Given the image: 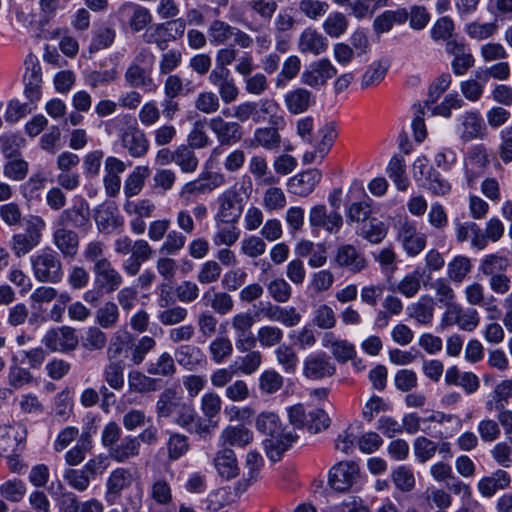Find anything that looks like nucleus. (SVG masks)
I'll return each mask as SVG.
<instances>
[{
    "mask_svg": "<svg viewBox=\"0 0 512 512\" xmlns=\"http://www.w3.org/2000/svg\"><path fill=\"white\" fill-rule=\"evenodd\" d=\"M256 428L266 436L264 447L268 458L279 461L285 451L297 439L293 431H285L278 415L273 412H263L257 416Z\"/></svg>",
    "mask_w": 512,
    "mask_h": 512,
    "instance_id": "obj_1",
    "label": "nucleus"
},
{
    "mask_svg": "<svg viewBox=\"0 0 512 512\" xmlns=\"http://www.w3.org/2000/svg\"><path fill=\"white\" fill-rule=\"evenodd\" d=\"M155 56L148 48H141L127 67L124 78L129 87L154 92L158 86L152 77Z\"/></svg>",
    "mask_w": 512,
    "mask_h": 512,
    "instance_id": "obj_2",
    "label": "nucleus"
},
{
    "mask_svg": "<svg viewBox=\"0 0 512 512\" xmlns=\"http://www.w3.org/2000/svg\"><path fill=\"white\" fill-rule=\"evenodd\" d=\"M109 466L108 457L99 454L89 459L81 468L66 469L63 478L72 489L84 492L90 486L91 481L102 476Z\"/></svg>",
    "mask_w": 512,
    "mask_h": 512,
    "instance_id": "obj_3",
    "label": "nucleus"
},
{
    "mask_svg": "<svg viewBox=\"0 0 512 512\" xmlns=\"http://www.w3.org/2000/svg\"><path fill=\"white\" fill-rule=\"evenodd\" d=\"M207 37L210 44L215 47L226 45L233 40L236 46L248 49L254 43L251 35L221 19H214L210 22L207 28Z\"/></svg>",
    "mask_w": 512,
    "mask_h": 512,
    "instance_id": "obj_4",
    "label": "nucleus"
},
{
    "mask_svg": "<svg viewBox=\"0 0 512 512\" xmlns=\"http://www.w3.org/2000/svg\"><path fill=\"white\" fill-rule=\"evenodd\" d=\"M34 277L43 283H58L63 278L62 263L57 252L43 250L31 257Z\"/></svg>",
    "mask_w": 512,
    "mask_h": 512,
    "instance_id": "obj_5",
    "label": "nucleus"
},
{
    "mask_svg": "<svg viewBox=\"0 0 512 512\" xmlns=\"http://www.w3.org/2000/svg\"><path fill=\"white\" fill-rule=\"evenodd\" d=\"M244 210V199L235 187L223 191L216 199L215 221L220 224H236Z\"/></svg>",
    "mask_w": 512,
    "mask_h": 512,
    "instance_id": "obj_6",
    "label": "nucleus"
},
{
    "mask_svg": "<svg viewBox=\"0 0 512 512\" xmlns=\"http://www.w3.org/2000/svg\"><path fill=\"white\" fill-rule=\"evenodd\" d=\"M279 106L273 99L263 98L257 102L246 101L232 107V117L238 122L252 120L254 123H262L267 116H273Z\"/></svg>",
    "mask_w": 512,
    "mask_h": 512,
    "instance_id": "obj_7",
    "label": "nucleus"
},
{
    "mask_svg": "<svg viewBox=\"0 0 512 512\" xmlns=\"http://www.w3.org/2000/svg\"><path fill=\"white\" fill-rule=\"evenodd\" d=\"M414 178L421 181L434 195L443 196L450 192V183L436 170L428 165L426 158H417L413 165Z\"/></svg>",
    "mask_w": 512,
    "mask_h": 512,
    "instance_id": "obj_8",
    "label": "nucleus"
},
{
    "mask_svg": "<svg viewBox=\"0 0 512 512\" xmlns=\"http://www.w3.org/2000/svg\"><path fill=\"white\" fill-rule=\"evenodd\" d=\"M116 17L122 26L130 28L135 33L143 31L152 21V14L148 8L130 1L119 6Z\"/></svg>",
    "mask_w": 512,
    "mask_h": 512,
    "instance_id": "obj_9",
    "label": "nucleus"
},
{
    "mask_svg": "<svg viewBox=\"0 0 512 512\" xmlns=\"http://www.w3.org/2000/svg\"><path fill=\"white\" fill-rule=\"evenodd\" d=\"M27 429L22 423L0 425V456L22 453L26 446Z\"/></svg>",
    "mask_w": 512,
    "mask_h": 512,
    "instance_id": "obj_10",
    "label": "nucleus"
},
{
    "mask_svg": "<svg viewBox=\"0 0 512 512\" xmlns=\"http://www.w3.org/2000/svg\"><path fill=\"white\" fill-rule=\"evenodd\" d=\"M360 469L354 461H341L329 472V484L335 491L346 492L358 480Z\"/></svg>",
    "mask_w": 512,
    "mask_h": 512,
    "instance_id": "obj_11",
    "label": "nucleus"
},
{
    "mask_svg": "<svg viewBox=\"0 0 512 512\" xmlns=\"http://www.w3.org/2000/svg\"><path fill=\"white\" fill-rule=\"evenodd\" d=\"M26 72L23 76L24 95L33 104L42 96V70L38 58L29 54L25 59Z\"/></svg>",
    "mask_w": 512,
    "mask_h": 512,
    "instance_id": "obj_12",
    "label": "nucleus"
},
{
    "mask_svg": "<svg viewBox=\"0 0 512 512\" xmlns=\"http://www.w3.org/2000/svg\"><path fill=\"white\" fill-rule=\"evenodd\" d=\"M503 235V226H460L457 233L459 241L471 240V244L483 249L489 241H497Z\"/></svg>",
    "mask_w": 512,
    "mask_h": 512,
    "instance_id": "obj_13",
    "label": "nucleus"
},
{
    "mask_svg": "<svg viewBox=\"0 0 512 512\" xmlns=\"http://www.w3.org/2000/svg\"><path fill=\"white\" fill-rule=\"evenodd\" d=\"M337 69L328 58L312 62L301 74V82L311 88H320L335 77Z\"/></svg>",
    "mask_w": 512,
    "mask_h": 512,
    "instance_id": "obj_14",
    "label": "nucleus"
},
{
    "mask_svg": "<svg viewBox=\"0 0 512 512\" xmlns=\"http://www.w3.org/2000/svg\"><path fill=\"white\" fill-rule=\"evenodd\" d=\"M210 130L216 136L220 145L232 146L239 143L244 136V129L236 121H226L221 116H215L208 122Z\"/></svg>",
    "mask_w": 512,
    "mask_h": 512,
    "instance_id": "obj_15",
    "label": "nucleus"
},
{
    "mask_svg": "<svg viewBox=\"0 0 512 512\" xmlns=\"http://www.w3.org/2000/svg\"><path fill=\"white\" fill-rule=\"evenodd\" d=\"M94 283L97 290L111 294L119 289L123 283L120 272L112 265L111 261H102L92 268Z\"/></svg>",
    "mask_w": 512,
    "mask_h": 512,
    "instance_id": "obj_16",
    "label": "nucleus"
},
{
    "mask_svg": "<svg viewBox=\"0 0 512 512\" xmlns=\"http://www.w3.org/2000/svg\"><path fill=\"white\" fill-rule=\"evenodd\" d=\"M336 367L330 357L324 353H313L303 362V375L311 380H321L335 374Z\"/></svg>",
    "mask_w": 512,
    "mask_h": 512,
    "instance_id": "obj_17",
    "label": "nucleus"
},
{
    "mask_svg": "<svg viewBox=\"0 0 512 512\" xmlns=\"http://www.w3.org/2000/svg\"><path fill=\"white\" fill-rule=\"evenodd\" d=\"M43 343L51 351L69 352L77 347L78 337L73 328L63 326L49 330L43 338Z\"/></svg>",
    "mask_w": 512,
    "mask_h": 512,
    "instance_id": "obj_18",
    "label": "nucleus"
},
{
    "mask_svg": "<svg viewBox=\"0 0 512 512\" xmlns=\"http://www.w3.org/2000/svg\"><path fill=\"white\" fill-rule=\"evenodd\" d=\"M489 154L483 145H476L467 155L465 162L466 178L469 186H473L488 168Z\"/></svg>",
    "mask_w": 512,
    "mask_h": 512,
    "instance_id": "obj_19",
    "label": "nucleus"
},
{
    "mask_svg": "<svg viewBox=\"0 0 512 512\" xmlns=\"http://www.w3.org/2000/svg\"><path fill=\"white\" fill-rule=\"evenodd\" d=\"M445 51L453 56L451 67L455 75L462 76L474 66L475 59L464 42L458 40L448 41L445 44Z\"/></svg>",
    "mask_w": 512,
    "mask_h": 512,
    "instance_id": "obj_20",
    "label": "nucleus"
},
{
    "mask_svg": "<svg viewBox=\"0 0 512 512\" xmlns=\"http://www.w3.org/2000/svg\"><path fill=\"white\" fill-rule=\"evenodd\" d=\"M121 146L130 156L140 158L149 150V141L146 134L137 126H129L120 134Z\"/></svg>",
    "mask_w": 512,
    "mask_h": 512,
    "instance_id": "obj_21",
    "label": "nucleus"
},
{
    "mask_svg": "<svg viewBox=\"0 0 512 512\" xmlns=\"http://www.w3.org/2000/svg\"><path fill=\"white\" fill-rule=\"evenodd\" d=\"M334 261L338 267L351 273H360L368 266L365 255L350 244L338 247Z\"/></svg>",
    "mask_w": 512,
    "mask_h": 512,
    "instance_id": "obj_22",
    "label": "nucleus"
},
{
    "mask_svg": "<svg viewBox=\"0 0 512 512\" xmlns=\"http://www.w3.org/2000/svg\"><path fill=\"white\" fill-rule=\"evenodd\" d=\"M225 183V177L219 173H207L203 177L186 183L181 192V198L189 201L192 196L207 194Z\"/></svg>",
    "mask_w": 512,
    "mask_h": 512,
    "instance_id": "obj_23",
    "label": "nucleus"
},
{
    "mask_svg": "<svg viewBox=\"0 0 512 512\" xmlns=\"http://www.w3.org/2000/svg\"><path fill=\"white\" fill-rule=\"evenodd\" d=\"M132 482L133 476L129 469L123 467L114 469L106 481V502L115 504L120 499L122 491L129 488Z\"/></svg>",
    "mask_w": 512,
    "mask_h": 512,
    "instance_id": "obj_24",
    "label": "nucleus"
},
{
    "mask_svg": "<svg viewBox=\"0 0 512 512\" xmlns=\"http://www.w3.org/2000/svg\"><path fill=\"white\" fill-rule=\"evenodd\" d=\"M287 111L292 115L307 112L316 103L315 95L304 87H296L285 93L283 97Z\"/></svg>",
    "mask_w": 512,
    "mask_h": 512,
    "instance_id": "obj_25",
    "label": "nucleus"
},
{
    "mask_svg": "<svg viewBox=\"0 0 512 512\" xmlns=\"http://www.w3.org/2000/svg\"><path fill=\"white\" fill-rule=\"evenodd\" d=\"M318 135L320 139L314 142V144H312L314 146V150L306 152L303 156V161L305 163H312L317 158L322 160L325 157V155L330 151L335 139L337 138L335 124L333 122L326 123L318 131Z\"/></svg>",
    "mask_w": 512,
    "mask_h": 512,
    "instance_id": "obj_26",
    "label": "nucleus"
},
{
    "mask_svg": "<svg viewBox=\"0 0 512 512\" xmlns=\"http://www.w3.org/2000/svg\"><path fill=\"white\" fill-rule=\"evenodd\" d=\"M511 484V475L504 469H496L491 475L478 481L477 489L483 497L491 498L497 491L509 489Z\"/></svg>",
    "mask_w": 512,
    "mask_h": 512,
    "instance_id": "obj_27",
    "label": "nucleus"
},
{
    "mask_svg": "<svg viewBox=\"0 0 512 512\" xmlns=\"http://www.w3.org/2000/svg\"><path fill=\"white\" fill-rule=\"evenodd\" d=\"M322 174L317 169H308L289 179L288 190L298 196H308L320 182Z\"/></svg>",
    "mask_w": 512,
    "mask_h": 512,
    "instance_id": "obj_28",
    "label": "nucleus"
},
{
    "mask_svg": "<svg viewBox=\"0 0 512 512\" xmlns=\"http://www.w3.org/2000/svg\"><path fill=\"white\" fill-rule=\"evenodd\" d=\"M328 49L327 38L314 28H306L298 39V50L303 54L318 56Z\"/></svg>",
    "mask_w": 512,
    "mask_h": 512,
    "instance_id": "obj_29",
    "label": "nucleus"
},
{
    "mask_svg": "<svg viewBox=\"0 0 512 512\" xmlns=\"http://www.w3.org/2000/svg\"><path fill=\"white\" fill-rule=\"evenodd\" d=\"M140 454V442L136 436L127 435L119 440V442L110 448V452L106 455L117 463H125L132 458L138 457Z\"/></svg>",
    "mask_w": 512,
    "mask_h": 512,
    "instance_id": "obj_30",
    "label": "nucleus"
},
{
    "mask_svg": "<svg viewBox=\"0 0 512 512\" xmlns=\"http://www.w3.org/2000/svg\"><path fill=\"white\" fill-rule=\"evenodd\" d=\"M461 124V139L471 141L485 135L486 126L478 111L466 112L459 118Z\"/></svg>",
    "mask_w": 512,
    "mask_h": 512,
    "instance_id": "obj_31",
    "label": "nucleus"
},
{
    "mask_svg": "<svg viewBox=\"0 0 512 512\" xmlns=\"http://www.w3.org/2000/svg\"><path fill=\"white\" fill-rule=\"evenodd\" d=\"M465 299L472 306L483 307L488 312H497V304L494 296H485V288L478 282L466 286L464 290Z\"/></svg>",
    "mask_w": 512,
    "mask_h": 512,
    "instance_id": "obj_32",
    "label": "nucleus"
},
{
    "mask_svg": "<svg viewBox=\"0 0 512 512\" xmlns=\"http://www.w3.org/2000/svg\"><path fill=\"white\" fill-rule=\"evenodd\" d=\"M248 170L258 186H272L279 182V178L269 170L267 160L263 156H252L248 163Z\"/></svg>",
    "mask_w": 512,
    "mask_h": 512,
    "instance_id": "obj_33",
    "label": "nucleus"
},
{
    "mask_svg": "<svg viewBox=\"0 0 512 512\" xmlns=\"http://www.w3.org/2000/svg\"><path fill=\"white\" fill-rule=\"evenodd\" d=\"M174 355L177 363L190 371L195 370L205 362L202 350L192 344L178 346Z\"/></svg>",
    "mask_w": 512,
    "mask_h": 512,
    "instance_id": "obj_34",
    "label": "nucleus"
},
{
    "mask_svg": "<svg viewBox=\"0 0 512 512\" xmlns=\"http://www.w3.org/2000/svg\"><path fill=\"white\" fill-rule=\"evenodd\" d=\"M41 239V232L37 226H29L23 232L13 237L12 249L16 256L21 257L36 247Z\"/></svg>",
    "mask_w": 512,
    "mask_h": 512,
    "instance_id": "obj_35",
    "label": "nucleus"
},
{
    "mask_svg": "<svg viewBox=\"0 0 512 512\" xmlns=\"http://www.w3.org/2000/svg\"><path fill=\"white\" fill-rule=\"evenodd\" d=\"M214 466L218 474L226 480L235 478L239 474L237 459L233 450L224 448L214 457Z\"/></svg>",
    "mask_w": 512,
    "mask_h": 512,
    "instance_id": "obj_36",
    "label": "nucleus"
},
{
    "mask_svg": "<svg viewBox=\"0 0 512 512\" xmlns=\"http://www.w3.org/2000/svg\"><path fill=\"white\" fill-rule=\"evenodd\" d=\"M171 22L157 23L146 29L143 34L144 42L154 44L162 51L166 50L170 42L176 41V36H172L169 26Z\"/></svg>",
    "mask_w": 512,
    "mask_h": 512,
    "instance_id": "obj_37",
    "label": "nucleus"
},
{
    "mask_svg": "<svg viewBox=\"0 0 512 512\" xmlns=\"http://www.w3.org/2000/svg\"><path fill=\"white\" fill-rule=\"evenodd\" d=\"M223 446L244 448L253 441V432L243 425L226 427L220 434Z\"/></svg>",
    "mask_w": 512,
    "mask_h": 512,
    "instance_id": "obj_38",
    "label": "nucleus"
},
{
    "mask_svg": "<svg viewBox=\"0 0 512 512\" xmlns=\"http://www.w3.org/2000/svg\"><path fill=\"white\" fill-rule=\"evenodd\" d=\"M408 18L409 13L405 8L386 10L374 19L373 29L377 34L386 33L389 32L395 24H404Z\"/></svg>",
    "mask_w": 512,
    "mask_h": 512,
    "instance_id": "obj_39",
    "label": "nucleus"
},
{
    "mask_svg": "<svg viewBox=\"0 0 512 512\" xmlns=\"http://www.w3.org/2000/svg\"><path fill=\"white\" fill-rule=\"evenodd\" d=\"M181 398L175 388H166L158 396V400L155 405V412L158 419H166L175 414L179 405L181 404Z\"/></svg>",
    "mask_w": 512,
    "mask_h": 512,
    "instance_id": "obj_40",
    "label": "nucleus"
},
{
    "mask_svg": "<svg viewBox=\"0 0 512 512\" xmlns=\"http://www.w3.org/2000/svg\"><path fill=\"white\" fill-rule=\"evenodd\" d=\"M435 301L431 296L423 295L417 302L407 307L408 315L420 324H430L434 317Z\"/></svg>",
    "mask_w": 512,
    "mask_h": 512,
    "instance_id": "obj_41",
    "label": "nucleus"
},
{
    "mask_svg": "<svg viewBox=\"0 0 512 512\" xmlns=\"http://www.w3.org/2000/svg\"><path fill=\"white\" fill-rule=\"evenodd\" d=\"M398 236L410 256L419 254L425 248L426 236L417 232L415 226H402Z\"/></svg>",
    "mask_w": 512,
    "mask_h": 512,
    "instance_id": "obj_42",
    "label": "nucleus"
},
{
    "mask_svg": "<svg viewBox=\"0 0 512 512\" xmlns=\"http://www.w3.org/2000/svg\"><path fill=\"white\" fill-rule=\"evenodd\" d=\"M146 372L151 376L172 378L177 372V367L174 358L168 352H163L146 364Z\"/></svg>",
    "mask_w": 512,
    "mask_h": 512,
    "instance_id": "obj_43",
    "label": "nucleus"
},
{
    "mask_svg": "<svg viewBox=\"0 0 512 512\" xmlns=\"http://www.w3.org/2000/svg\"><path fill=\"white\" fill-rule=\"evenodd\" d=\"M234 347L231 339L226 335H218L208 345V352L213 363H225L233 354Z\"/></svg>",
    "mask_w": 512,
    "mask_h": 512,
    "instance_id": "obj_44",
    "label": "nucleus"
},
{
    "mask_svg": "<svg viewBox=\"0 0 512 512\" xmlns=\"http://www.w3.org/2000/svg\"><path fill=\"white\" fill-rule=\"evenodd\" d=\"M148 496L158 506H169L173 501L171 484L164 477L154 478L149 486Z\"/></svg>",
    "mask_w": 512,
    "mask_h": 512,
    "instance_id": "obj_45",
    "label": "nucleus"
},
{
    "mask_svg": "<svg viewBox=\"0 0 512 512\" xmlns=\"http://www.w3.org/2000/svg\"><path fill=\"white\" fill-rule=\"evenodd\" d=\"M203 300L207 301V304L216 314L222 316L229 314L234 308L232 296L227 292L215 291L214 288L203 294Z\"/></svg>",
    "mask_w": 512,
    "mask_h": 512,
    "instance_id": "obj_46",
    "label": "nucleus"
},
{
    "mask_svg": "<svg viewBox=\"0 0 512 512\" xmlns=\"http://www.w3.org/2000/svg\"><path fill=\"white\" fill-rule=\"evenodd\" d=\"M159 380L146 375L141 371L133 370L128 374V388L130 392L145 394L158 390Z\"/></svg>",
    "mask_w": 512,
    "mask_h": 512,
    "instance_id": "obj_47",
    "label": "nucleus"
},
{
    "mask_svg": "<svg viewBox=\"0 0 512 512\" xmlns=\"http://www.w3.org/2000/svg\"><path fill=\"white\" fill-rule=\"evenodd\" d=\"M424 272L419 268L405 275L395 287H391L393 292L400 293L406 298H412L418 294L421 289V282Z\"/></svg>",
    "mask_w": 512,
    "mask_h": 512,
    "instance_id": "obj_48",
    "label": "nucleus"
},
{
    "mask_svg": "<svg viewBox=\"0 0 512 512\" xmlns=\"http://www.w3.org/2000/svg\"><path fill=\"white\" fill-rule=\"evenodd\" d=\"M301 70V60L296 55H291L286 58L282 64L280 72L275 78V87L277 89H284L290 81L295 79Z\"/></svg>",
    "mask_w": 512,
    "mask_h": 512,
    "instance_id": "obj_49",
    "label": "nucleus"
},
{
    "mask_svg": "<svg viewBox=\"0 0 512 512\" xmlns=\"http://www.w3.org/2000/svg\"><path fill=\"white\" fill-rule=\"evenodd\" d=\"M387 174L394 182L398 190L405 191L409 186V180L406 176L405 159L400 155H394L387 166Z\"/></svg>",
    "mask_w": 512,
    "mask_h": 512,
    "instance_id": "obj_50",
    "label": "nucleus"
},
{
    "mask_svg": "<svg viewBox=\"0 0 512 512\" xmlns=\"http://www.w3.org/2000/svg\"><path fill=\"white\" fill-rule=\"evenodd\" d=\"M54 241L58 249L66 256L73 257L78 250V235L65 227L57 229L54 233Z\"/></svg>",
    "mask_w": 512,
    "mask_h": 512,
    "instance_id": "obj_51",
    "label": "nucleus"
},
{
    "mask_svg": "<svg viewBox=\"0 0 512 512\" xmlns=\"http://www.w3.org/2000/svg\"><path fill=\"white\" fill-rule=\"evenodd\" d=\"M174 163L183 173H194L199 165V160L191 146L179 145L174 149Z\"/></svg>",
    "mask_w": 512,
    "mask_h": 512,
    "instance_id": "obj_52",
    "label": "nucleus"
},
{
    "mask_svg": "<svg viewBox=\"0 0 512 512\" xmlns=\"http://www.w3.org/2000/svg\"><path fill=\"white\" fill-rule=\"evenodd\" d=\"M252 143L267 150H277L281 145V135L275 127H260L255 130Z\"/></svg>",
    "mask_w": 512,
    "mask_h": 512,
    "instance_id": "obj_53",
    "label": "nucleus"
},
{
    "mask_svg": "<svg viewBox=\"0 0 512 512\" xmlns=\"http://www.w3.org/2000/svg\"><path fill=\"white\" fill-rule=\"evenodd\" d=\"M283 384V376L274 369L263 371L258 378V388L262 395L277 393L282 389Z\"/></svg>",
    "mask_w": 512,
    "mask_h": 512,
    "instance_id": "obj_54",
    "label": "nucleus"
},
{
    "mask_svg": "<svg viewBox=\"0 0 512 512\" xmlns=\"http://www.w3.org/2000/svg\"><path fill=\"white\" fill-rule=\"evenodd\" d=\"M156 340L150 336H142L128 348L130 361L134 365H140L146 356L155 349Z\"/></svg>",
    "mask_w": 512,
    "mask_h": 512,
    "instance_id": "obj_55",
    "label": "nucleus"
},
{
    "mask_svg": "<svg viewBox=\"0 0 512 512\" xmlns=\"http://www.w3.org/2000/svg\"><path fill=\"white\" fill-rule=\"evenodd\" d=\"M349 21L342 12H332L323 22L324 32L331 38H339L348 29Z\"/></svg>",
    "mask_w": 512,
    "mask_h": 512,
    "instance_id": "obj_56",
    "label": "nucleus"
},
{
    "mask_svg": "<svg viewBox=\"0 0 512 512\" xmlns=\"http://www.w3.org/2000/svg\"><path fill=\"white\" fill-rule=\"evenodd\" d=\"M150 170L147 166H137L127 177L124 184V193L132 197L140 193L144 186L145 179L149 176Z\"/></svg>",
    "mask_w": 512,
    "mask_h": 512,
    "instance_id": "obj_57",
    "label": "nucleus"
},
{
    "mask_svg": "<svg viewBox=\"0 0 512 512\" xmlns=\"http://www.w3.org/2000/svg\"><path fill=\"white\" fill-rule=\"evenodd\" d=\"M91 437L89 433H82L78 443L65 454V461L69 466L79 465L91 450Z\"/></svg>",
    "mask_w": 512,
    "mask_h": 512,
    "instance_id": "obj_58",
    "label": "nucleus"
},
{
    "mask_svg": "<svg viewBox=\"0 0 512 512\" xmlns=\"http://www.w3.org/2000/svg\"><path fill=\"white\" fill-rule=\"evenodd\" d=\"M27 491L24 481L18 478L9 479L0 485V495L3 499L18 503L20 502Z\"/></svg>",
    "mask_w": 512,
    "mask_h": 512,
    "instance_id": "obj_59",
    "label": "nucleus"
},
{
    "mask_svg": "<svg viewBox=\"0 0 512 512\" xmlns=\"http://www.w3.org/2000/svg\"><path fill=\"white\" fill-rule=\"evenodd\" d=\"M183 62V53L179 49L164 50L160 55L158 70L160 75H172Z\"/></svg>",
    "mask_w": 512,
    "mask_h": 512,
    "instance_id": "obj_60",
    "label": "nucleus"
},
{
    "mask_svg": "<svg viewBox=\"0 0 512 512\" xmlns=\"http://www.w3.org/2000/svg\"><path fill=\"white\" fill-rule=\"evenodd\" d=\"M120 317L118 306L111 301L104 303L96 311V321L104 329H110L117 325Z\"/></svg>",
    "mask_w": 512,
    "mask_h": 512,
    "instance_id": "obj_61",
    "label": "nucleus"
},
{
    "mask_svg": "<svg viewBox=\"0 0 512 512\" xmlns=\"http://www.w3.org/2000/svg\"><path fill=\"white\" fill-rule=\"evenodd\" d=\"M431 288L435 292L437 301L444 307L457 304L456 293L446 278L435 279L431 283Z\"/></svg>",
    "mask_w": 512,
    "mask_h": 512,
    "instance_id": "obj_62",
    "label": "nucleus"
},
{
    "mask_svg": "<svg viewBox=\"0 0 512 512\" xmlns=\"http://www.w3.org/2000/svg\"><path fill=\"white\" fill-rule=\"evenodd\" d=\"M387 66L380 61L371 63L361 78V88L377 86L386 76Z\"/></svg>",
    "mask_w": 512,
    "mask_h": 512,
    "instance_id": "obj_63",
    "label": "nucleus"
},
{
    "mask_svg": "<svg viewBox=\"0 0 512 512\" xmlns=\"http://www.w3.org/2000/svg\"><path fill=\"white\" fill-rule=\"evenodd\" d=\"M266 287L269 296L277 303H286L291 298L292 287L281 277L272 279Z\"/></svg>",
    "mask_w": 512,
    "mask_h": 512,
    "instance_id": "obj_64",
    "label": "nucleus"
}]
</instances>
